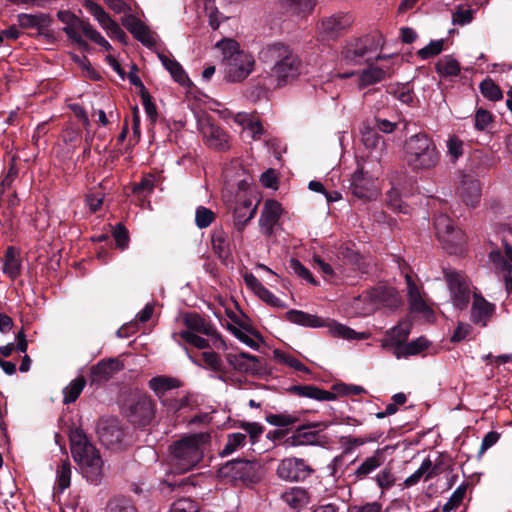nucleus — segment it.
<instances>
[{"instance_id": "1a4fd4ad", "label": "nucleus", "mask_w": 512, "mask_h": 512, "mask_svg": "<svg viewBox=\"0 0 512 512\" xmlns=\"http://www.w3.org/2000/svg\"><path fill=\"white\" fill-rule=\"evenodd\" d=\"M453 305L463 310L470 301V282L465 275L458 271H446L444 274Z\"/></svg>"}, {"instance_id": "e2e57ef3", "label": "nucleus", "mask_w": 512, "mask_h": 512, "mask_svg": "<svg viewBox=\"0 0 512 512\" xmlns=\"http://www.w3.org/2000/svg\"><path fill=\"white\" fill-rule=\"evenodd\" d=\"M290 268L298 277L313 285L317 284L311 272L299 260L292 258L290 260Z\"/></svg>"}, {"instance_id": "4d7b16f0", "label": "nucleus", "mask_w": 512, "mask_h": 512, "mask_svg": "<svg viewBox=\"0 0 512 512\" xmlns=\"http://www.w3.org/2000/svg\"><path fill=\"white\" fill-rule=\"evenodd\" d=\"M18 25L24 29L39 28L42 26L44 17L43 15H32L20 13L17 15Z\"/></svg>"}, {"instance_id": "bb28decb", "label": "nucleus", "mask_w": 512, "mask_h": 512, "mask_svg": "<svg viewBox=\"0 0 512 512\" xmlns=\"http://www.w3.org/2000/svg\"><path fill=\"white\" fill-rule=\"evenodd\" d=\"M124 26L145 46L151 47L155 45L156 41L153 33L137 18H127L124 22Z\"/></svg>"}, {"instance_id": "7c9ffc66", "label": "nucleus", "mask_w": 512, "mask_h": 512, "mask_svg": "<svg viewBox=\"0 0 512 512\" xmlns=\"http://www.w3.org/2000/svg\"><path fill=\"white\" fill-rule=\"evenodd\" d=\"M389 76L390 72L388 68L384 69L371 65L361 72L358 86L360 89H363L365 87L377 84Z\"/></svg>"}, {"instance_id": "cd10ccee", "label": "nucleus", "mask_w": 512, "mask_h": 512, "mask_svg": "<svg viewBox=\"0 0 512 512\" xmlns=\"http://www.w3.org/2000/svg\"><path fill=\"white\" fill-rule=\"evenodd\" d=\"M290 391L300 397L315 399L318 401H333L336 395L333 392L320 389L314 385H295Z\"/></svg>"}, {"instance_id": "13d9d810", "label": "nucleus", "mask_w": 512, "mask_h": 512, "mask_svg": "<svg viewBox=\"0 0 512 512\" xmlns=\"http://www.w3.org/2000/svg\"><path fill=\"white\" fill-rule=\"evenodd\" d=\"M84 7L98 21L100 26L111 18L99 4L91 0H86Z\"/></svg>"}, {"instance_id": "338daca9", "label": "nucleus", "mask_w": 512, "mask_h": 512, "mask_svg": "<svg viewBox=\"0 0 512 512\" xmlns=\"http://www.w3.org/2000/svg\"><path fill=\"white\" fill-rule=\"evenodd\" d=\"M492 121L493 116L489 111L483 108L477 109L475 113L474 126L478 131H484L492 123Z\"/></svg>"}, {"instance_id": "dca6fc26", "label": "nucleus", "mask_w": 512, "mask_h": 512, "mask_svg": "<svg viewBox=\"0 0 512 512\" xmlns=\"http://www.w3.org/2000/svg\"><path fill=\"white\" fill-rule=\"evenodd\" d=\"M225 360L232 370L240 374L255 375L261 370L259 358L246 352H228Z\"/></svg>"}, {"instance_id": "79ce46f5", "label": "nucleus", "mask_w": 512, "mask_h": 512, "mask_svg": "<svg viewBox=\"0 0 512 512\" xmlns=\"http://www.w3.org/2000/svg\"><path fill=\"white\" fill-rule=\"evenodd\" d=\"M328 328L333 336L346 340H362L366 339L367 337L365 333L356 332L352 328L340 324L336 321L330 322L328 324Z\"/></svg>"}, {"instance_id": "20e7f679", "label": "nucleus", "mask_w": 512, "mask_h": 512, "mask_svg": "<svg viewBox=\"0 0 512 512\" xmlns=\"http://www.w3.org/2000/svg\"><path fill=\"white\" fill-rule=\"evenodd\" d=\"M70 448L74 461L87 481L97 484L102 477L103 461L99 451L81 430L70 433Z\"/></svg>"}, {"instance_id": "c756f323", "label": "nucleus", "mask_w": 512, "mask_h": 512, "mask_svg": "<svg viewBox=\"0 0 512 512\" xmlns=\"http://www.w3.org/2000/svg\"><path fill=\"white\" fill-rule=\"evenodd\" d=\"M410 334L408 323H400L387 332L382 341V347L396 349L398 345H403Z\"/></svg>"}, {"instance_id": "ddd939ff", "label": "nucleus", "mask_w": 512, "mask_h": 512, "mask_svg": "<svg viewBox=\"0 0 512 512\" xmlns=\"http://www.w3.org/2000/svg\"><path fill=\"white\" fill-rule=\"evenodd\" d=\"M349 189L359 199L372 200L378 196L375 177L365 172L363 167H359L352 174Z\"/></svg>"}, {"instance_id": "f3484780", "label": "nucleus", "mask_w": 512, "mask_h": 512, "mask_svg": "<svg viewBox=\"0 0 512 512\" xmlns=\"http://www.w3.org/2000/svg\"><path fill=\"white\" fill-rule=\"evenodd\" d=\"M496 313V305L486 300L481 294L474 293L470 310V320L479 327H487Z\"/></svg>"}, {"instance_id": "6e6552de", "label": "nucleus", "mask_w": 512, "mask_h": 512, "mask_svg": "<svg viewBox=\"0 0 512 512\" xmlns=\"http://www.w3.org/2000/svg\"><path fill=\"white\" fill-rule=\"evenodd\" d=\"M437 237L450 253H456L457 248L464 242V234L453 224V221L446 215H438L434 221Z\"/></svg>"}, {"instance_id": "4c0bfd02", "label": "nucleus", "mask_w": 512, "mask_h": 512, "mask_svg": "<svg viewBox=\"0 0 512 512\" xmlns=\"http://www.w3.org/2000/svg\"><path fill=\"white\" fill-rule=\"evenodd\" d=\"M319 435L308 427L297 429L286 442L291 446L313 445L318 442Z\"/></svg>"}, {"instance_id": "9d476101", "label": "nucleus", "mask_w": 512, "mask_h": 512, "mask_svg": "<svg viewBox=\"0 0 512 512\" xmlns=\"http://www.w3.org/2000/svg\"><path fill=\"white\" fill-rule=\"evenodd\" d=\"M298 54L294 49L282 42H274L264 46L258 53L259 61L269 68V71L283 65L293 58L297 57Z\"/></svg>"}, {"instance_id": "6ab92c4d", "label": "nucleus", "mask_w": 512, "mask_h": 512, "mask_svg": "<svg viewBox=\"0 0 512 512\" xmlns=\"http://www.w3.org/2000/svg\"><path fill=\"white\" fill-rule=\"evenodd\" d=\"M282 213L283 208L278 201L273 199L266 200L259 218L260 232L267 237L272 236Z\"/></svg>"}, {"instance_id": "864d4df0", "label": "nucleus", "mask_w": 512, "mask_h": 512, "mask_svg": "<svg viewBox=\"0 0 512 512\" xmlns=\"http://www.w3.org/2000/svg\"><path fill=\"white\" fill-rule=\"evenodd\" d=\"M106 512H138L136 507L126 498L111 499L106 507Z\"/></svg>"}, {"instance_id": "c85d7f7f", "label": "nucleus", "mask_w": 512, "mask_h": 512, "mask_svg": "<svg viewBox=\"0 0 512 512\" xmlns=\"http://www.w3.org/2000/svg\"><path fill=\"white\" fill-rule=\"evenodd\" d=\"M184 324L188 331L206 336H217L215 328L197 313H187Z\"/></svg>"}, {"instance_id": "58836bf2", "label": "nucleus", "mask_w": 512, "mask_h": 512, "mask_svg": "<svg viewBox=\"0 0 512 512\" xmlns=\"http://www.w3.org/2000/svg\"><path fill=\"white\" fill-rule=\"evenodd\" d=\"M435 70L440 77L458 76L461 67L459 62L452 55H445L435 64Z\"/></svg>"}, {"instance_id": "7ed1b4c3", "label": "nucleus", "mask_w": 512, "mask_h": 512, "mask_svg": "<svg viewBox=\"0 0 512 512\" xmlns=\"http://www.w3.org/2000/svg\"><path fill=\"white\" fill-rule=\"evenodd\" d=\"M211 436L199 432L182 437L170 446L171 463L177 473H185L194 468L203 458Z\"/></svg>"}, {"instance_id": "4468645a", "label": "nucleus", "mask_w": 512, "mask_h": 512, "mask_svg": "<svg viewBox=\"0 0 512 512\" xmlns=\"http://www.w3.org/2000/svg\"><path fill=\"white\" fill-rule=\"evenodd\" d=\"M361 298L369 303V311H373L381 307H388L391 309L397 308L401 302L398 293L394 288L384 286L366 291L361 295Z\"/></svg>"}, {"instance_id": "f03ea898", "label": "nucleus", "mask_w": 512, "mask_h": 512, "mask_svg": "<svg viewBox=\"0 0 512 512\" xmlns=\"http://www.w3.org/2000/svg\"><path fill=\"white\" fill-rule=\"evenodd\" d=\"M441 153L426 133H417L404 143V161L413 172H424L438 166Z\"/></svg>"}, {"instance_id": "473e14b6", "label": "nucleus", "mask_w": 512, "mask_h": 512, "mask_svg": "<svg viewBox=\"0 0 512 512\" xmlns=\"http://www.w3.org/2000/svg\"><path fill=\"white\" fill-rule=\"evenodd\" d=\"M285 318L291 323L305 327L317 328L324 326V322L321 318L300 310H289Z\"/></svg>"}, {"instance_id": "ea45409f", "label": "nucleus", "mask_w": 512, "mask_h": 512, "mask_svg": "<svg viewBox=\"0 0 512 512\" xmlns=\"http://www.w3.org/2000/svg\"><path fill=\"white\" fill-rule=\"evenodd\" d=\"M21 261L17 250L14 247H8L4 255L3 272L11 279L20 275Z\"/></svg>"}, {"instance_id": "bf43d9fd", "label": "nucleus", "mask_w": 512, "mask_h": 512, "mask_svg": "<svg viewBox=\"0 0 512 512\" xmlns=\"http://www.w3.org/2000/svg\"><path fill=\"white\" fill-rule=\"evenodd\" d=\"M386 202L391 209L404 214L408 213V207L403 203L396 189L392 188L387 192Z\"/></svg>"}, {"instance_id": "3c124183", "label": "nucleus", "mask_w": 512, "mask_h": 512, "mask_svg": "<svg viewBox=\"0 0 512 512\" xmlns=\"http://www.w3.org/2000/svg\"><path fill=\"white\" fill-rule=\"evenodd\" d=\"M480 91L485 98L491 101H498L503 97L501 89L491 79H485L480 83Z\"/></svg>"}, {"instance_id": "69168bd1", "label": "nucleus", "mask_w": 512, "mask_h": 512, "mask_svg": "<svg viewBox=\"0 0 512 512\" xmlns=\"http://www.w3.org/2000/svg\"><path fill=\"white\" fill-rule=\"evenodd\" d=\"M111 38H115L122 43L126 42V33L111 18L101 26Z\"/></svg>"}, {"instance_id": "774afa93", "label": "nucleus", "mask_w": 512, "mask_h": 512, "mask_svg": "<svg viewBox=\"0 0 512 512\" xmlns=\"http://www.w3.org/2000/svg\"><path fill=\"white\" fill-rule=\"evenodd\" d=\"M447 152L453 159L457 160L463 154V142L457 136H450L447 140Z\"/></svg>"}, {"instance_id": "37998d69", "label": "nucleus", "mask_w": 512, "mask_h": 512, "mask_svg": "<svg viewBox=\"0 0 512 512\" xmlns=\"http://www.w3.org/2000/svg\"><path fill=\"white\" fill-rule=\"evenodd\" d=\"M432 479L430 470V458H425L420 467L404 480L405 487H411L418 484L421 480L429 481Z\"/></svg>"}, {"instance_id": "9b49d317", "label": "nucleus", "mask_w": 512, "mask_h": 512, "mask_svg": "<svg viewBox=\"0 0 512 512\" xmlns=\"http://www.w3.org/2000/svg\"><path fill=\"white\" fill-rule=\"evenodd\" d=\"M312 473L311 466L304 459L296 457L281 460L277 467L278 477L290 482L303 481Z\"/></svg>"}, {"instance_id": "2eb2a0df", "label": "nucleus", "mask_w": 512, "mask_h": 512, "mask_svg": "<svg viewBox=\"0 0 512 512\" xmlns=\"http://www.w3.org/2000/svg\"><path fill=\"white\" fill-rule=\"evenodd\" d=\"M155 414V405L153 400L145 395L135 398L127 409L129 421L138 426L148 425Z\"/></svg>"}, {"instance_id": "6e6d98bb", "label": "nucleus", "mask_w": 512, "mask_h": 512, "mask_svg": "<svg viewBox=\"0 0 512 512\" xmlns=\"http://www.w3.org/2000/svg\"><path fill=\"white\" fill-rule=\"evenodd\" d=\"M215 220V213L204 207L199 206L195 212V224L198 228L203 229L211 225V223Z\"/></svg>"}, {"instance_id": "c03bdc74", "label": "nucleus", "mask_w": 512, "mask_h": 512, "mask_svg": "<svg viewBox=\"0 0 512 512\" xmlns=\"http://www.w3.org/2000/svg\"><path fill=\"white\" fill-rule=\"evenodd\" d=\"M86 385V380L83 376L77 377L72 380L69 385L63 389V402L65 404L73 403L80 396Z\"/></svg>"}, {"instance_id": "c9c22d12", "label": "nucleus", "mask_w": 512, "mask_h": 512, "mask_svg": "<svg viewBox=\"0 0 512 512\" xmlns=\"http://www.w3.org/2000/svg\"><path fill=\"white\" fill-rule=\"evenodd\" d=\"M405 280L407 284V296L411 310L416 312L426 311L427 304L421 295L420 289L413 282L412 277L407 274L405 276Z\"/></svg>"}, {"instance_id": "de8ad7c7", "label": "nucleus", "mask_w": 512, "mask_h": 512, "mask_svg": "<svg viewBox=\"0 0 512 512\" xmlns=\"http://www.w3.org/2000/svg\"><path fill=\"white\" fill-rule=\"evenodd\" d=\"M283 502L293 509L302 507L307 503V493L301 488H292L281 496Z\"/></svg>"}, {"instance_id": "5fc2aeb1", "label": "nucleus", "mask_w": 512, "mask_h": 512, "mask_svg": "<svg viewBox=\"0 0 512 512\" xmlns=\"http://www.w3.org/2000/svg\"><path fill=\"white\" fill-rule=\"evenodd\" d=\"M444 49V40H432L425 47L417 52V55L423 59H429L431 57L439 55Z\"/></svg>"}, {"instance_id": "680f3d73", "label": "nucleus", "mask_w": 512, "mask_h": 512, "mask_svg": "<svg viewBox=\"0 0 512 512\" xmlns=\"http://www.w3.org/2000/svg\"><path fill=\"white\" fill-rule=\"evenodd\" d=\"M179 336L187 343L193 345L198 349H205L209 347V342L207 339L197 335L188 330H183L179 333Z\"/></svg>"}, {"instance_id": "a18cd8bd", "label": "nucleus", "mask_w": 512, "mask_h": 512, "mask_svg": "<svg viewBox=\"0 0 512 512\" xmlns=\"http://www.w3.org/2000/svg\"><path fill=\"white\" fill-rule=\"evenodd\" d=\"M281 2L292 13L301 16L310 14L317 4V0H281Z\"/></svg>"}, {"instance_id": "052dcab7", "label": "nucleus", "mask_w": 512, "mask_h": 512, "mask_svg": "<svg viewBox=\"0 0 512 512\" xmlns=\"http://www.w3.org/2000/svg\"><path fill=\"white\" fill-rule=\"evenodd\" d=\"M169 512H199V507L194 500L181 498L172 504Z\"/></svg>"}, {"instance_id": "a878e982", "label": "nucleus", "mask_w": 512, "mask_h": 512, "mask_svg": "<svg viewBox=\"0 0 512 512\" xmlns=\"http://www.w3.org/2000/svg\"><path fill=\"white\" fill-rule=\"evenodd\" d=\"M93 29L94 27L89 22L80 18L74 20L69 26L63 27V31L66 33L68 38L82 49H86L88 47L87 42L82 38V34L89 38V31H93Z\"/></svg>"}, {"instance_id": "72a5a7b5", "label": "nucleus", "mask_w": 512, "mask_h": 512, "mask_svg": "<svg viewBox=\"0 0 512 512\" xmlns=\"http://www.w3.org/2000/svg\"><path fill=\"white\" fill-rule=\"evenodd\" d=\"M384 456L381 450H376L375 453L367 457L355 470L354 475L357 479H364L369 474L374 472L384 463Z\"/></svg>"}, {"instance_id": "2f4dec72", "label": "nucleus", "mask_w": 512, "mask_h": 512, "mask_svg": "<svg viewBox=\"0 0 512 512\" xmlns=\"http://www.w3.org/2000/svg\"><path fill=\"white\" fill-rule=\"evenodd\" d=\"M212 248L221 259H227L231 255L228 234L222 228H215L211 235Z\"/></svg>"}, {"instance_id": "0eeeda50", "label": "nucleus", "mask_w": 512, "mask_h": 512, "mask_svg": "<svg viewBox=\"0 0 512 512\" xmlns=\"http://www.w3.org/2000/svg\"><path fill=\"white\" fill-rule=\"evenodd\" d=\"M380 37L364 35L351 38L343 44L338 56L340 66H357L368 61V55L380 46Z\"/></svg>"}, {"instance_id": "393cba45", "label": "nucleus", "mask_w": 512, "mask_h": 512, "mask_svg": "<svg viewBox=\"0 0 512 512\" xmlns=\"http://www.w3.org/2000/svg\"><path fill=\"white\" fill-rule=\"evenodd\" d=\"M205 363L204 368L210 369L216 373V378L224 383H231L233 376L230 374L219 354L214 351H205L202 353Z\"/></svg>"}, {"instance_id": "39448f33", "label": "nucleus", "mask_w": 512, "mask_h": 512, "mask_svg": "<svg viewBox=\"0 0 512 512\" xmlns=\"http://www.w3.org/2000/svg\"><path fill=\"white\" fill-rule=\"evenodd\" d=\"M216 48L222 53V63L228 81L242 82L252 73L255 66L254 56L241 49L236 40L222 39L217 42Z\"/></svg>"}, {"instance_id": "09e8293b", "label": "nucleus", "mask_w": 512, "mask_h": 512, "mask_svg": "<svg viewBox=\"0 0 512 512\" xmlns=\"http://www.w3.org/2000/svg\"><path fill=\"white\" fill-rule=\"evenodd\" d=\"M467 491V484L463 483L456 488L448 501L442 506V512H452L460 507Z\"/></svg>"}, {"instance_id": "f8f14e48", "label": "nucleus", "mask_w": 512, "mask_h": 512, "mask_svg": "<svg viewBox=\"0 0 512 512\" xmlns=\"http://www.w3.org/2000/svg\"><path fill=\"white\" fill-rule=\"evenodd\" d=\"M353 18L348 13H337L321 19L318 32L322 39L335 40L352 24Z\"/></svg>"}, {"instance_id": "a211bd4d", "label": "nucleus", "mask_w": 512, "mask_h": 512, "mask_svg": "<svg viewBox=\"0 0 512 512\" xmlns=\"http://www.w3.org/2000/svg\"><path fill=\"white\" fill-rule=\"evenodd\" d=\"M100 442L107 448L118 447L124 439V431L117 419L101 420L97 426Z\"/></svg>"}, {"instance_id": "a19ab883", "label": "nucleus", "mask_w": 512, "mask_h": 512, "mask_svg": "<svg viewBox=\"0 0 512 512\" xmlns=\"http://www.w3.org/2000/svg\"><path fill=\"white\" fill-rule=\"evenodd\" d=\"M71 484V464L69 461H62L56 469V480L54 489L63 493Z\"/></svg>"}, {"instance_id": "423d86ee", "label": "nucleus", "mask_w": 512, "mask_h": 512, "mask_svg": "<svg viewBox=\"0 0 512 512\" xmlns=\"http://www.w3.org/2000/svg\"><path fill=\"white\" fill-rule=\"evenodd\" d=\"M181 386L178 378L167 375L152 377L148 382V387L169 413H177L189 405L187 395L178 391Z\"/></svg>"}, {"instance_id": "8fccbe9b", "label": "nucleus", "mask_w": 512, "mask_h": 512, "mask_svg": "<svg viewBox=\"0 0 512 512\" xmlns=\"http://www.w3.org/2000/svg\"><path fill=\"white\" fill-rule=\"evenodd\" d=\"M362 142L366 148L374 149L381 141V136L378 134L375 127L369 126L364 123L361 129Z\"/></svg>"}, {"instance_id": "e433bc0d", "label": "nucleus", "mask_w": 512, "mask_h": 512, "mask_svg": "<svg viewBox=\"0 0 512 512\" xmlns=\"http://www.w3.org/2000/svg\"><path fill=\"white\" fill-rule=\"evenodd\" d=\"M158 57L162 65L177 83L180 85H185L189 81L188 76L186 75L183 67L179 62H177L175 59L169 58L163 53H159Z\"/></svg>"}, {"instance_id": "49530a36", "label": "nucleus", "mask_w": 512, "mask_h": 512, "mask_svg": "<svg viewBox=\"0 0 512 512\" xmlns=\"http://www.w3.org/2000/svg\"><path fill=\"white\" fill-rule=\"evenodd\" d=\"M155 188V177L152 174H146L140 182L134 184L132 192L140 200L146 199Z\"/></svg>"}, {"instance_id": "5701e85b", "label": "nucleus", "mask_w": 512, "mask_h": 512, "mask_svg": "<svg viewBox=\"0 0 512 512\" xmlns=\"http://www.w3.org/2000/svg\"><path fill=\"white\" fill-rule=\"evenodd\" d=\"M221 473L235 480H248L255 474V463L248 460H233L222 467Z\"/></svg>"}, {"instance_id": "f257e3e1", "label": "nucleus", "mask_w": 512, "mask_h": 512, "mask_svg": "<svg viewBox=\"0 0 512 512\" xmlns=\"http://www.w3.org/2000/svg\"><path fill=\"white\" fill-rule=\"evenodd\" d=\"M302 68L303 62L299 55L283 65H278L266 76L260 75L253 80V84L247 90V97L257 101L267 92L287 86L299 78Z\"/></svg>"}, {"instance_id": "aec40b11", "label": "nucleus", "mask_w": 512, "mask_h": 512, "mask_svg": "<svg viewBox=\"0 0 512 512\" xmlns=\"http://www.w3.org/2000/svg\"><path fill=\"white\" fill-rule=\"evenodd\" d=\"M201 134L205 144L214 150L227 151L230 148L228 133L210 121L201 123Z\"/></svg>"}, {"instance_id": "603ef678", "label": "nucleus", "mask_w": 512, "mask_h": 512, "mask_svg": "<svg viewBox=\"0 0 512 512\" xmlns=\"http://www.w3.org/2000/svg\"><path fill=\"white\" fill-rule=\"evenodd\" d=\"M246 435L243 433H232L228 435L227 443L222 449L221 455L227 456L243 447L245 444Z\"/></svg>"}, {"instance_id": "412c9836", "label": "nucleus", "mask_w": 512, "mask_h": 512, "mask_svg": "<svg viewBox=\"0 0 512 512\" xmlns=\"http://www.w3.org/2000/svg\"><path fill=\"white\" fill-rule=\"evenodd\" d=\"M123 369L118 358L104 359L93 365L90 369L89 383L91 386L100 385L109 381L116 373Z\"/></svg>"}, {"instance_id": "0e129e2a", "label": "nucleus", "mask_w": 512, "mask_h": 512, "mask_svg": "<svg viewBox=\"0 0 512 512\" xmlns=\"http://www.w3.org/2000/svg\"><path fill=\"white\" fill-rule=\"evenodd\" d=\"M375 481L382 492L388 490L395 484V477L391 472V469L384 468L375 477Z\"/></svg>"}, {"instance_id": "4be33fe9", "label": "nucleus", "mask_w": 512, "mask_h": 512, "mask_svg": "<svg viewBox=\"0 0 512 512\" xmlns=\"http://www.w3.org/2000/svg\"><path fill=\"white\" fill-rule=\"evenodd\" d=\"M458 194L467 206L475 208L481 200L480 181L472 176L464 175L458 188Z\"/></svg>"}, {"instance_id": "b1692460", "label": "nucleus", "mask_w": 512, "mask_h": 512, "mask_svg": "<svg viewBox=\"0 0 512 512\" xmlns=\"http://www.w3.org/2000/svg\"><path fill=\"white\" fill-rule=\"evenodd\" d=\"M257 206L249 199L238 201L233 212V222L237 231L242 232L246 225L254 218Z\"/></svg>"}, {"instance_id": "f704fd0d", "label": "nucleus", "mask_w": 512, "mask_h": 512, "mask_svg": "<svg viewBox=\"0 0 512 512\" xmlns=\"http://www.w3.org/2000/svg\"><path fill=\"white\" fill-rule=\"evenodd\" d=\"M428 346L429 342L424 337H419L408 343H404L403 345H398L396 349H394L393 354L398 359L407 358L409 356L419 354L420 352L427 349Z\"/></svg>"}]
</instances>
